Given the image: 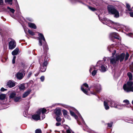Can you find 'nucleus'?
<instances>
[{"mask_svg": "<svg viewBox=\"0 0 133 133\" xmlns=\"http://www.w3.org/2000/svg\"><path fill=\"white\" fill-rule=\"evenodd\" d=\"M104 104L105 109L108 110L109 109V107L108 106V103L104 101Z\"/></svg>", "mask_w": 133, "mask_h": 133, "instance_id": "nucleus-23", "label": "nucleus"}, {"mask_svg": "<svg viewBox=\"0 0 133 133\" xmlns=\"http://www.w3.org/2000/svg\"><path fill=\"white\" fill-rule=\"evenodd\" d=\"M31 91V89H29L25 92L23 95V97L25 98L29 94H30Z\"/></svg>", "mask_w": 133, "mask_h": 133, "instance_id": "nucleus-13", "label": "nucleus"}, {"mask_svg": "<svg viewBox=\"0 0 133 133\" xmlns=\"http://www.w3.org/2000/svg\"><path fill=\"white\" fill-rule=\"evenodd\" d=\"M95 68L94 66H91L90 67V68L89 70V71L90 72H91V71L92 70H95Z\"/></svg>", "mask_w": 133, "mask_h": 133, "instance_id": "nucleus-37", "label": "nucleus"}, {"mask_svg": "<svg viewBox=\"0 0 133 133\" xmlns=\"http://www.w3.org/2000/svg\"><path fill=\"white\" fill-rule=\"evenodd\" d=\"M127 75L129 77L130 81H128L127 84H124L123 86V89L126 92H133V82L131 81L132 79V75L131 73L128 72Z\"/></svg>", "mask_w": 133, "mask_h": 133, "instance_id": "nucleus-2", "label": "nucleus"}, {"mask_svg": "<svg viewBox=\"0 0 133 133\" xmlns=\"http://www.w3.org/2000/svg\"><path fill=\"white\" fill-rule=\"evenodd\" d=\"M110 36L113 37L117 39H119L118 34L116 32H113L111 33L110 34Z\"/></svg>", "mask_w": 133, "mask_h": 133, "instance_id": "nucleus-11", "label": "nucleus"}, {"mask_svg": "<svg viewBox=\"0 0 133 133\" xmlns=\"http://www.w3.org/2000/svg\"><path fill=\"white\" fill-rule=\"evenodd\" d=\"M108 11L109 14L114 15V17L116 18L119 17V15L118 11L114 6L108 5Z\"/></svg>", "mask_w": 133, "mask_h": 133, "instance_id": "nucleus-4", "label": "nucleus"}, {"mask_svg": "<svg viewBox=\"0 0 133 133\" xmlns=\"http://www.w3.org/2000/svg\"><path fill=\"white\" fill-rule=\"evenodd\" d=\"M130 68L131 71L133 72V64L130 65Z\"/></svg>", "mask_w": 133, "mask_h": 133, "instance_id": "nucleus-43", "label": "nucleus"}, {"mask_svg": "<svg viewBox=\"0 0 133 133\" xmlns=\"http://www.w3.org/2000/svg\"><path fill=\"white\" fill-rule=\"evenodd\" d=\"M97 72V70H94L92 72L91 74L93 76H94L96 74Z\"/></svg>", "mask_w": 133, "mask_h": 133, "instance_id": "nucleus-34", "label": "nucleus"}, {"mask_svg": "<svg viewBox=\"0 0 133 133\" xmlns=\"http://www.w3.org/2000/svg\"><path fill=\"white\" fill-rule=\"evenodd\" d=\"M130 16L133 17V12H130L129 13Z\"/></svg>", "mask_w": 133, "mask_h": 133, "instance_id": "nucleus-49", "label": "nucleus"}, {"mask_svg": "<svg viewBox=\"0 0 133 133\" xmlns=\"http://www.w3.org/2000/svg\"><path fill=\"white\" fill-rule=\"evenodd\" d=\"M6 96V95L5 94H2L0 95V99L3 100L4 99Z\"/></svg>", "mask_w": 133, "mask_h": 133, "instance_id": "nucleus-26", "label": "nucleus"}, {"mask_svg": "<svg viewBox=\"0 0 133 133\" xmlns=\"http://www.w3.org/2000/svg\"><path fill=\"white\" fill-rule=\"evenodd\" d=\"M40 114L39 113H38V111L37 112V114H35L32 115V119L35 120L37 121L40 119Z\"/></svg>", "mask_w": 133, "mask_h": 133, "instance_id": "nucleus-10", "label": "nucleus"}, {"mask_svg": "<svg viewBox=\"0 0 133 133\" xmlns=\"http://www.w3.org/2000/svg\"><path fill=\"white\" fill-rule=\"evenodd\" d=\"M16 95V93L14 92H12L10 95L9 96L10 98H15V96Z\"/></svg>", "mask_w": 133, "mask_h": 133, "instance_id": "nucleus-22", "label": "nucleus"}, {"mask_svg": "<svg viewBox=\"0 0 133 133\" xmlns=\"http://www.w3.org/2000/svg\"><path fill=\"white\" fill-rule=\"evenodd\" d=\"M38 75V74H35V76H37V75Z\"/></svg>", "mask_w": 133, "mask_h": 133, "instance_id": "nucleus-55", "label": "nucleus"}, {"mask_svg": "<svg viewBox=\"0 0 133 133\" xmlns=\"http://www.w3.org/2000/svg\"><path fill=\"white\" fill-rule=\"evenodd\" d=\"M3 3V0H0V5H2Z\"/></svg>", "mask_w": 133, "mask_h": 133, "instance_id": "nucleus-51", "label": "nucleus"}, {"mask_svg": "<svg viewBox=\"0 0 133 133\" xmlns=\"http://www.w3.org/2000/svg\"><path fill=\"white\" fill-rule=\"evenodd\" d=\"M19 49L18 48H16L12 52V54L13 56H15L17 55Z\"/></svg>", "mask_w": 133, "mask_h": 133, "instance_id": "nucleus-15", "label": "nucleus"}, {"mask_svg": "<svg viewBox=\"0 0 133 133\" xmlns=\"http://www.w3.org/2000/svg\"><path fill=\"white\" fill-rule=\"evenodd\" d=\"M66 128L67 129L66 130L67 133H71V130L68 126H66Z\"/></svg>", "mask_w": 133, "mask_h": 133, "instance_id": "nucleus-27", "label": "nucleus"}, {"mask_svg": "<svg viewBox=\"0 0 133 133\" xmlns=\"http://www.w3.org/2000/svg\"><path fill=\"white\" fill-rule=\"evenodd\" d=\"M78 117L80 118L81 119V120L82 122L84 124L85 123L84 121V120L83 119V118L82 117L81 115H80V114L79 113H78Z\"/></svg>", "mask_w": 133, "mask_h": 133, "instance_id": "nucleus-30", "label": "nucleus"}, {"mask_svg": "<svg viewBox=\"0 0 133 133\" xmlns=\"http://www.w3.org/2000/svg\"><path fill=\"white\" fill-rule=\"evenodd\" d=\"M129 56V53L128 52H127L126 53V55L125 58V61H126L128 59Z\"/></svg>", "mask_w": 133, "mask_h": 133, "instance_id": "nucleus-35", "label": "nucleus"}, {"mask_svg": "<svg viewBox=\"0 0 133 133\" xmlns=\"http://www.w3.org/2000/svg\"><path fill=\"white\" fill-rule=\"evenodd\" d=\"M54 112L57 116H59L62 114L60 109H56L54 111Z\"/></svg>", "mask_w": 133, "mask_h": 133, "instance_id": "nucleus-12", "label": "nucleus"}, {"mask_svg": "<svg viewBox=\"0 0 133 133\" xmlns=\"http://www.w3.org/2000/svg\"><path fill=\"white\" fill-rule=\"evenodd\" d=\"M41 131L40 129H37L35 131V133H41Z\"/></svg>", "mask_w": 133, "mask_h": 133, "instance_id": "nucleus-40", "label": "nucleus"}, {"mask_svg": "<svg viewBox=\"0 0 133 133\" xmlns=\"http://www.w3.org/2000/svg\"><path fill=\"white\" fill-rule=\"evenodd\" d=\"M32 74V72H29L28 75L27 76V77L28 78H29L31 76V75Z\"/></svg>", "mask_w": 133, "mask_h": 133, "instance_id": "nucleus-44", "label": "nucleus"}, {"mask_svg": "<svg viewBox=\"0 0 133 133\" xmlns=\"http://www.w3.org/2000/svg\"><path fill=\"white\" fill-rule=\"evenodd\" d=\"M39 37L38 39L39 40V45L40 46H42V40L43 41V48L44 50L45 51L44 54L45 56L46 55V52L48 49L47 45L46 44L45 38L43 35L41 33H39L38 34Z\"/></svg>", "mask_w": 133, "mask_h": 133, "instance_id": "nucleus-3", "label": "nucleus"}, {"mask_svg": "<svg viewBox=\"0 0 133 133\" xmlns=\"http://www.w3.org/2000/svg\"><path fill=\"white\" fill-rule=\"evenodd\" d=\"M132 104L133 105V100L132 101Z\"/></svg>", "mask_w": 133, "mask_h": 133, "instance_id": "nucleus-57", "label": "nucleus"}, {"mask_svg": "<svg viewBox=\"0 0 133 133\" xmlns=\"http://www.w3.org/2000/svg\"><path fill=\"white\" fill-rule=\"evenodd\" d=\"M6 10L5 8H2V11H6Z\"/></svg>", "mask_w": 133, "mask_h": 133, "instance_id": "nucleus-53", "label": "nucleus"}, {"mask_svg": "<svg viewBox=\"0 0 133 133\" xmlns=\"http://www.w3.org/2000/svg\"><path fill=\"white\" fill-rule=\"evenodd\" d=\"M112 123H108V127L110 128L111 127H112Z\"/></svg>", "mask_w": 133, "mask_h": 133, "instance_id": "nucleus-46", "label": "nucleus"}, {"mask_svg": "<svg viewBox=\"0 0 133 133\" xmlns=\"http://www.w3.org/2000/svg\"><path fill=\"white\" fill-rule=\"evenodd\" d=\"M12 0H5V2L6 3H7L10 5L12 4Z\"/></svg>", "mask_w": 133, "mask_h": 133, "instance_id": "nucleus-31", "label": "nucleus"}, {"mask_svg": "<svg viewBox=\"0 0 133 133\" xmlns=\"http://www.w3.org/2000/svg\"><path fill=\"white\" fill-rule=\"evenodd\" d=\"M123 29L126 31H128L130 29L129 27L127 26H125L123 28Z\"/></svg>", "mask_w": 133, "mask_h": 133, "instance_id": "nucleus-33", "label": "nucleus"}, {"mask_svg": "<svg viewBox=\"0 0 133 133\" xmlns=\"http://www.w3.org/2000/svg\"><path fill=\"white\" fill-rule=\"evenodd\" d=\"M114 46V45L113 44H112L111 45L108 46V50L110 52H111L112 50V47Z\"/></svg>", "mask_w": 133, "mask_h": 133, "instance_id": "nucleus-25", "label": "nucleus"}, {"mask_svg": "<svg viewBox=\"0 0 133 133\" xmlns=\"http://www.w3.org/2000/svg\"><path fill=\"white\" fill-rule=\"evenodd\" d=\"M88 7L89 9L92 11H94L96 10V9L94 8L91 7L89 6H88Z\"/></svg>", "mask_w": 133, "mask_h": 133, "instance_id": "nucleus-32", "label": "nucleus"}, {"mask_svg": "<svg viewBox=\"0 0 133 133\" xmlns=\"http://www.w3.org/2000/svg\"><path fill=\"white\" fill-rule=\"evenodd\" d=\"M40 79L41 80V81L42 82H43L44 81V76H42L40 78Z\"/></svg>", "mask_w": 133, "mask_h": 133, "instance_id": "nucleus-45", "label": "nucleus"}, {"mask_svg": "<svg viewBox=\"0 0 133 133\" xmlns=\"http://www.w3.org/2000/svg\"><path fill=\"white\" fill-rule=\"evenodd\" d=\"M16 77L19 79H22L23 77V74L22 73L18 72L16 74Z\"/></svg>", "mask_w": 133, "mask_h": 133, "instance_id": "nucleus-14", "label": "nucleus"}, {"mask_svg": "<svg viewBox=\"0 0 133 133\" xmlns=\"http://www.w3.org/2000/svg\"><path fill=\"white\" fill-rule=\"evenodd\" d=\"M6 90V89H4L3 88H2L1 89V90L2 91H4L5 90Z\"/></svg>", "mask_w": 133, "mask_h": 133, "instance_id": "nucleus-48", "label": "nucleus"}, {"mask_svg": "<svg viewBox=\"0 0 133 133\" xmlns=\"http://www.w3.org/2000/svg\"><path fill=\"white\" fill-rule=\"evenodd\" d=\"M96 90L97 91V92H98L100 90H101V87L100 86H99V88L98 89H96Z\"/></svg>", "mask_w": 133, "mask_h": 133, "instance_id": "nucleus-50", "label": "nucleus"}, {"mask_svg": "<svg viewBox=\"0 0 133 133\" xmlns=\"http://www.w3.org/2000/svg\"><path fill=\"white\" fill-rule=\"evenodd\" d=\"M16 43L15 41L13 39H11V40L9 43V48L10 50H12L15 48Z\"/></svg>", "mask_w": 133, "mask_h": 133, "instance_id": "nucleus-7", "label": "nucleus"}, {"mask_svg": "<svg viewBox=\"0 0 133 133\" xmlns=\"http://www.w3.org/2000/svg\"><path fill=\"white\" fill-rule=\"evenodd\" d=\"M70 113L71 115L74 117L76 119L77 118V116L75 114V113L71 111H70Z\"/></svg>", "mask_w": 133, "mask_h": 133, "instance_id": "nucleus-24", "label": "nucleus"}, {"mask_svg": "<svg viewBox=\"0 0 133 133\" xmlns=\"http://www.w3.org/2000/svg\"><path fill=\"white\" fill-rule=\"evenodd\" d=\"M110 106L111 107H115L118 109H121L122 108L120 107L121 105H117L115 102L114 101H111L109 102Z\"/></svg>", "mask_w": 133, "mask_h": 133, "instance_id": "nucleus-8", "label": "nucleus"}, {"mask_svg": "<svg viewBox=\"0 0 133 133\" xmlns=\"http://www.w3.org/2000/svg\"><path fill=\"white\" fill-rule=\"evenodd\" d=\"M28 32L31 35H34V32L29 30H28Z\"/></svg>", "mask_w": 133, "mask_h": 133, "instance_id": "nucleus-38", "label": "nucleus"}, {"mask_svg": "<svg viewBox=\"0 0 133 133\" xmlns=\"http://www.w3.org/2000/svg\"><path fill=\"white\" fill-rule=\"evenodd\" d=\"M41 57L42 59L40 58L39 59V62L40 63V64H41V63H42L41 62V61H43V60H44V62L43 63L42 66L41 67V68L40 69V70L41 72H45L46 69V66L47 64V62L46 61H45V57L44 56H42Z\"/></svg>", "mask_w": 133, "mask_h": 133, "instance_id": "nucleus-5", "label": "nucleus"}, {"mask_svg": "<svg viewBox=\"0 0 133 133\" xmlns=\"http://www.w3.org/2000/svg\"><path fill=\"white\" fill-rule=\"evenodd\" d=\"M18 87L20 90H25V87L24 84H21L18 86Z\"/></svg>", "mask_w": 133, "mask_h": 133, "instance_id": "nucleus-19", "label": "nucleus"}, {"mask_svg": "<svg viewBox=\"0 0 133 133\" xmlns=\"http://www.w3.org/2000/svg\"><path fill=\"white\" fill-rule=\"evenodd\" d=\"M72 133H74L73 132Z\"/></svg>", "mask_w": 133, "mask_h": 133, "instance_id": "nucleus-59", "label": "nucleus"}, {"mask_svg": "<svg viewBox=\"0 0 133 133\" xmlns=\"http://www.w3.org/2000/svg\"><path fill=\"white\" fill-rule=\"evenodd\" d=\"M114 52L112 53V56L110 58V63L114 65V66L117 65L119 62V60L120 62H121L123 60L125 56L124 53H123L120 55H116L115 56H114L116 51L114 50Z\"/></svg>", "mask_w": 133, "mask_h": 133, "instance_id": "nucleus-1", "label": "nucleus"}, {"mask_svg": "<svg viewBox=\"0 0 133 133\" xmlns=\"http://www.w3.org/2000/svg\"><path fill=\"white\" fill-rule=\"evenodd\" d=\"M91 93L94 95H95L96 94V93L95 92H94V93H92V92H91Z\"/></svg>", "mask_w": 133, "mask_h": 133, "instance_id": "nucleus-56", "label": "nucleus"}, {"mask_svg": "<svg viewBox=\"0 0 133 133\" xmlns=\"http://www.w3.org/2000/svg\"><path fill=\"white\" fill-rule=\"evenodd\" d=\"M46 111V109L44 108L41 109L39 110L38 111V113H39V114H41V112L42 114H44V113Z\"/></svg>", "mask_w": 133, "mask_h": 133, "instance_id": "nucleus-18", "label": "nucleus"}, {"mask_svg": "<svg viewBox=\"0 0 133 133\" xmlns=\"http://www.w3.org/2000/svg\"><path fill=\"white\" fill-rule=\"evenodd\" d=\"M28 25L30 28H32L35 29H36V26L35 25L34 23H28Z\"/></svg>", "mask_w": 133, "mask_h": 133, "instance_id": "nucleus-17", "label": "nucleus"}, {"mask_svg": "<svg viewBox=\"0 0 133 133\" xmlns=\"http://www.w3.org/2000/svg\"><path fill=\"white\" fill-rule=\"evenodd\" d=\"M81 89L85 94L88 95V92L90 91V88H89L88 85L85 83L83 84L81 87Z\"/></svg>", "mask_w": 133, "mask_h": 133, "instance_id": "nucleus-6", "label": "nucleus"}, {"mask_svg": "<svg viewBox=\"0 0 133 133\" xmlns=\"http://www.w3.org/2000/svg\"><path fill=\"white\" fill-rule=\"evenodd\" d=\"M16 58V56H14L13 57L12 59V63L13 64H14L15 63V60Z\"/></svg>", "mask_w": 133, "mask_h": 133, "instance_id": "nucleus-41", "label": "nucleus"}, {"mask_svg": "<svg viewBox=\"0 0 133 133\" xmlns=\"http://www.w3.org/2000/svg\"><path fill=\"white\" fill-rule=\"evenodd\" d=\"M15 83L14 81L9 80L7 83V85L9 88H12L15 85Z\"/></svg>", "mask_w": 133, "mask_h": 133, "instance_id": "nucleus-9", "label": "nucleus"}, {"mask_svg": "<svg viewBox=\"0 0 133 133\" xmlns=\"http://www.w3.org/2000/svg\"><path fill=\"white\" fill-rule=\"evenodd\" d=\"M109 22L111 23V24H113V26H114L115 27H116L117 28H119L118 26H119V24L117 23H114L113 22H112L111 21H109Z\"/></svg>", "mask_w": 133, "mask_h": 133, "instance_id": "nucleus-21", "label": "nucleus"}, {"mask_svg": "<svg viewBox=\"0 0 133 133\" xmlns=\"http://www.w3.org/2000/svg\"><path fill=\"white\" fill-rule=\"evenodd\" d=\"M14 101L16 102H19L21 101V97L20 96L15 97L14 98Z\"/></svg>", "mask_w": 133, "mask_h": 133, "instance_id": "nucleus-20", "label": "nucleus"}, {"mask_svg": "<svg viewBox=\"0 0 133 133\" xmlns=\"http://www.w3.org/2000/svg\"><path fill=\"white\" fill-rule=\"evenodd\" d=\"M65 117L67 119H70V117L69 116V117L67 116L66 117Z\"/></svg>", "mask_w": 133, "mask_h": 133, "instance_id": "nucleus-54", "label": "nucleus"}, {"mask_svg": "<svg viewBox=\"0 0 133 133\" xmlns=\"http://www.w3.org/2000/svg\"><path fill=\"white\" fill-rule=\"evenodd\" d=\"M107 66H105L102 65L101 66L100 70L102 72H104L107 70Z\"/></svg>", "mask_w": 133, "mask_h": 133, "instance_id": "nucleus-16", "label": "nucleus"}, {"mask_svg": "<svg viewBox=\"0 0 133 133\" xmlns=\"http://www.w3.org/2000/svg\"><path fill=\"white\" fill-rule=\"evenodd\" d=\"M7 8L8 9H9V10L10 11H11L12 13H14V12L15 11V10L14 9L11 8L9 7H8Z\"/></svg>", "mask_w": 133, "mask_h": 133, "instance_id": "nucleus-36", "label": "nucleus"}, {"mask_svg": "<svg viewBox=\"0 0 133 133\" xmlns=\"http://www.w3.org/2000/svg\"><path fill=\"white\" fill-rule=\"evenodd\" d=\"M64 119H63V122H64Z\"/></svg>", "mask_w": 133, "mask_h": 133, "instance_id": "nucleus-58", "label": "nucleus"}, {"mask_svg": "<svg viewBox=\"0 0 133 133\" xmlns=\"http://www.w3.org/2000/svg\"><path fill=\"white\" fill-rule=\"evenodd\" d=\"M56 120L58 122H59L61 121V118L59 116H58L56 118Z\"/></svg>", "mask_w": 133, "mask_h": 133, "instance_id": "nucleus-42", "label": "nucleus"}, {"mask_svg": "<svg viewBox=\"0 0 133 133\" xmlns=\"http://www.w3.org/2000/svg\"><path fill=\"white\" fill-rule=\"evenodd\" d=\"M126 7L128 10L129 11H132V9L130 8V6L128 4H126Z\"/></svg>", "mask_w": 133, "mask_h": 133, "instance_id": "nucleus-28", "label": "nucleus"}, {"mask_svg": "<svg viewBox=\"0 0 133 133\" xmlns=\"http://www.w3.org/2000/svg\"><path fill=\"white\" fill-rule=\"evenodd\" d=\"M63 111V115H64L65 117H66L67 116L69 117V116L67 115V112L66 110H64Z\"/></svg>", "mask_w": 133, "mask_h": 133, "instance_id": "nucleus-29", "label": "nucleus"}, {"mask_svg": "<svg viewBox=\"0 0 133 133\" xmlns=\"http://www.w3.org/2000/svg\"><path fill=\"white\" fill-rule=\"evenodd\" d=\"M45 115L44 114H42V119H43L44 118H45Z\"/></svg>", "mask_w": 133, "mask_h": 133, "instance_id": "nucleus-47", "label": "nucleus"}, {"mask_svg": "<svg viewBox=\"0 0 133 133\" xmlns=\"http://www.w3.org/2000/svg\"><path fill=\"white\" fill-rule=\"evenodd\" d=\"M61 124L60 123H59V122H57V123H56V125L57 126H59V125H60Z\"/></svg>", "mask_w": 133, "mask_h": 133, "instance_id": "nucleus-52", "label": "nucleus"}, {"mask_svg": "<svg viewBox=\"0 0 133 133\" xmlns=\"http://www.w3.org/2000/svg\"><path fill=\"white\" fill-rule=\"evenodd\" d=\"M123 102L127 104H129V102L128 100L127 99L124 100L123 101Z\"/></svg>", "mask_w": 133, "mask_h": 133, "instance_id": "nucleus-39", "label": "nucleus"}]
</instances>
